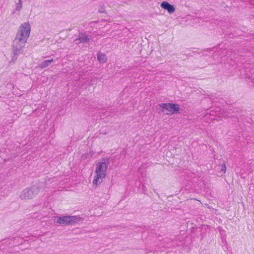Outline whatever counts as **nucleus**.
<instances>
[{"instance_id":"obj_6","label":"nucleus","mask_w":254,"mask_h":254,"mask_svg":"<svg viewBox=\"0 0 254 254\" xmlns=\"http://www.w3.org/2000/svg\"><path fill=\"white\" fill-rule=\"evenodd\" d=\"M158 106L162 108L169 111L172 113H174L179 110V106L178 104L174 103H161Z\"/></svg>"},{"instance_id":"obj_8","label":"nucleus","mask_w":254,"mask_h":254,"mask_svg":"<svg viewBox=\"0 0 254 254\" xmlns=\"http://www.w3.org/2000/svg\"><path fill=\"white\" fill-rule=\"evenodd\" d=\"M218 53H220L221 58H222L223 56L227 57V58H229L230 60H232L233 58H236L235 52L231 49L229 50L224 49L223 50H221L220 52H218Z\"/></svg>"},{"instance_id":"obj_2","label":"nucleus","mask_w":254,"mask_h":254,"mask_svg":"<svg viewBox=\"0 0 254 254\" xmlns=\"http://www.w3.org/2000/svg\"><path fill=\"white\" fill-rule=\"evenodd\" d=\"M27 39L15 35L13 42L12 51L15 55L18 56L21 54L23 48L27 42Z\"/></svg>"},{"instance_id":"obj_17","label":"nucleus","mask_w":254,"mask_h":254,"mask_svg":"<svg viewBox=\"0 0 254 254\" xmlns=\"http://www.w3.org/2000/svg\"><path fill=\"white\" fill-rule=\"evenodd\" d=\"M14 55L12 57V59H11V61L14 63L16 61V60H17V56H16V55H15V54L13 53Z\"/></svg>"},{"instance_id":"obj_4","label":"nucleus","mask_w":254,"mask_h":254,"mask_svg":"<svg viewBox=\"0 0 254 254\" xmlns=\"http://www.w3.org/2000/svg\"><path fill=\"white\" fill-rule=\"evenodd\" d=\"M241 78L248 82L250 86L254 85V67H247L241 70Z\"/></svg>"},{"instance_id":"obj_3","label":"nucleus","mask_w":254,"mask_h":254,"mask_svg":"<svg viewBox=\"0 0 254 254\" xmlns=\"http://www.w3.org/2000/svg\"><path fill=\"white\" fill-rule=\"evenodd\" d=\"M40 191V188L37 186H33L27 188L21 191L19 197L21 199L27 200L33 198Z\"/></svg>"},{"instance_id":"obj_11","label":"nucleus","mask_w":254,"mask_h":254,"mask_svg":"<svg viewBox=\"0 0 254 254\" xmlns=\"http://www.w3.org/2000/svg\"><path fill=\"white\" fill-rule=\"evenodd\" d=\"M53 62V59L47 60L42 62L39 64V66L41 68H45L48 66Z\"/></svg>"},{"instance_id":"obj_13","label":"nucleus","mask_w":254,"mask_h":254,"mask_svg":"<svg viewBox=\"0 0 254 254\" xmlns=\"http://www.w3.org/2000/svg\"><path fill=\"white\" fill-rule=\"evenodd\" d=\"M22 1H21V0H19V2L16 5V10H20V9L22 8Z\"/></svg>"},{"instance_id":"obj_14","label":"nucleus","mask_w":254,"mask_h":254,"mask_svg":"<svg viewBox=\"0 0 254 254\" xmlns=\"http://www.w3.org/2000/svg\"><path fill=\"white\" fill-rule=\"evenodd\" d=\"M226 170V167L224 164L221 165V171L223 172V173H225Z\"/></svg>"},{"instance_id":"obj_5","label":"nucleus","mask_w":254,"mask_h":254,"mask_svg":"<svg viewBox=\"0 0 254 254\" xmlns=\"http://www.w3.org/2000/svg\"><path fill=\"white\" fill-rule=\"evenodd\" d=\"M31 32V25L28 22L22 23L18 27L16 35L28 40Z\"/></svg>"},{"instance_id":"obj_16","label":"nucleus","mask_w":254,"mask_h":254,"mask_svg":"<svg viewBox=\"0 0 254 254\" xmlns=\"http://www.w3.org/2000/svg\"><path fill=\"white\" fill-rule=\"evenodd\" d=\"M98 11L100 13H103L105 12V9L103 5H100L98 9Z\"/></svg>"},{"instance_id":"obj_1","label":"nucleus","mask_w":254,"mask_h":254,"mask_svg":"<svg viewBox=\"0 0 254 254\" xmlns=\"http://www.w3.org/2000/svg\"><path fill=\"white\" fill-rule=\"evenodd\" d=\"M110 163L109 159L103 158L96 162L94 171L93 184L98 186L103 181L107 175V171Z\"/></svg>"},{"instance_id":"obj_7","label":"nucleus","mask_w":254,"mask_h":254,"mask_svg":"<svg viewBox=\"0 0 254 254\" xmlns=\"http://www.w3.org/2000/svg\"><path fill=\"white\" fill-rule=\"evenodd\" d=\"M83 218L76 216H64V225H74L81 222Z\"/></svg>"},{"instance_id":"obj_15","label":"nucleus","mask_w":254,"mask_h":254,"mask_svg":"<svg viewBox=\"0 0 254 254\" xmlns=\"http://www.w3.org/2000/svg\"><path fill=\"white\" fill-rule=\"evenodd\" d=\"M56 222L57 223L62 224L64 223V217H59L58 218Z\"/></svg>"},{"instance_id":"obj_12","label":"nucleus","mask_w":254,"mask_h":254,"mask_svg":"<svg viewBox=\"0 0 254 254\" xmlns=\"http://www.w3.org/2000/svg\"><path fill=\"white\" fill-rule=\"evenodd\" d=\"M97 59L101 63H104L106 62L107 59L105 54L99 52L97 54Z\"/></svg>"},{"instance_id":"obj_9","label":"nucleus","mask_w":254,"mask_h":254,"mask_svg":"<svg viewBox=\"0 0 254 254\" xmlns=\"http://www.w3.org/2000/svg\"><path fill=\"white\" fill-rule=\"evenodd\" d=\"M161 6L163 9L167 10L169 13H172L175 10L174 6L167 1H163L161 3Z\"/></svg>"},{"instance_id":"obj_10","label":"nucleus","mask_w":254,"mask_h":254,"mask_svg":"<svg viewBox=\"0 0 254 254\" xmlns=\"http://www.w3.org/2000/svg\"><path fill=\"white\" fill-rule=\"evenodd\" d=\"M76 40L78 41L80 43H86L89 42V38L87 35L81 34L79 35Z\"/></svg>"}]
</instances>
